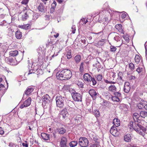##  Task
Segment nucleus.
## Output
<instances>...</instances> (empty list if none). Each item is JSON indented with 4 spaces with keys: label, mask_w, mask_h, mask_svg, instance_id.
I'll use <instances>...</instances> for the list:
<instances>
[{
    "label": "nucleus",
    "mask_w": 147,
    "mask_h": 147,
    "mask_svg": "<svg viewBox=\"0 0 147 147\" xmlns=\"http://www.w3.org/2000/svg\"><path fill=\"white\" fill-rule=\"evenodd\" d=\"M57 79L60 80H66L70 79L72 76L71 71L68 69L60 70L56 74Z\"/></svg>",
    "instance_id": "f257e3e1"
},
{
    "label": "nucleus",
    "mask_w": 147,
    "mask_h": 147,
    "mask_svg": "<svg viewBox=\"0 0 147 147\" xmlns=\"http://www.w3.org/2000/svg\"><path fill=\"white\" fill-rule=\"evenodd\" d=\"M57 107L60 108H63L65 101V98L61 96H57L55 98Z\"/></svg>",
    "instance_id": "f03ea898"
},
{
    "label": "nucleus",
    "mask_w": 147,
    "mask_h": 147,
    "mask_svg": "<svg viewBox=\"0 0 147 147\" xmlns=\"http://www.w3.org/2000/svg\"><path fill=\"white\" fill-rule=\"evenodd\" d=\"M69 91L71 93L73 99L75 101H82V95L80 93L77 92L75 90L71 89Z\"/></svg>",
    "instance_id": "7ed1b4c3"
},
{
    "label": "nucleus",
    "mask_w": 147,
    "mask_h": 147,
    "mask_svg": "<svg viewBox=\"0 0 147 147\" xmlns=\"http://www.w3.org/2000/svg\"><path fill=\"white\" fill-rule=\"evenodd\" d=\"M79 144L82 147H86L88 145L89 142L88 139L85 137H80L79 139Z\"/></svg>",
    "instance_id": "20e7f679"
},
{
    "label": "nucleus",
    "mask_w": 147,
    "mask_h": 147,
    "mask_svg": "<svg viewBox=\"0 0 147 147\" xmlns=\"http://www.w3.org/2000/svg\"><path fill=\"white\" fill-rule=\"evenodd\" d=\"M135 122L136 126H134V129L137 132H139L140 130H142L143 132H145L146 131V129L142 125L144 124V123H143L142 124L139 122Z\"/></svg>",
    "instance_id": "39448f33"
},
{
    "label": "nucleus",
    "mask_w": 147,
    "mask_h": 147,
    "mask_svg": "<svg viewBox=\"0 0 147 147\" xmlns=\"http://www.w3.org/2000/svg\"><path fill=\"white\" fill-rule=\"evenodd\" d=\"M89 93L93 100H95L97 96H99V94L96 92L94 89H92L89 90Z\"/></svg>",
    "instance_id": "423d86ee"
},
{
    "label": "nucleus",
    "mask_w": 147,
    "mask_h": 147,
    "mask_svg": "<svg viewBox=\"0 0 147 147\" xmlns=\"http://www.w3.org/2000/svg\"><path fill=\"white\" fill-rule=\"evenodd\" d=\"M140 115L137 113H134L133 116V118L135 121V122H139L141 123V124H142L143 123H146L144 121V120H140L138 119V118L140 117Z\"/></svg>",
    "instance_id": "0eeeda50"
},
{
    "label": "nucleus",
    "mask_w": 147,
    "mask_h": 147,
    "mask_svg": "<svg viewBox=\"0 0 147 147\" xmlns=\"http://www.w3.org/2000/svg\"><path fill=\"white\" fill-rule=\"evenodd\" d=\"M67 139L66 137H62L60 142V147H68V145L67 143Z\"/></svg>",
    "instance_id": "6e6552de"
},
{
    "label": "nucleus",
    "mask_w": 147,
    "mask_h": 147,
    "mask_svg": "<svg viewBox=\"0 0 147 147\" xmlns=\"http://www.w3.org/2000/svg\"><path fill=\"white\" fill-rule=\"evenodd\" d=\"M110 133L113 136H116L118 135L119 132L117 129L113 125L110 130Z\"/></svg>",
    "instance_id": "1a4fd4ad"
},
{
    "label": "nucleus",
    "mask_w": 147,
    "mask_h": 147,
    "mask_svg": "<svg viewBox=\"0 0 147 147\" xmlns=\"http://www.w3.org/2000/svg\"><path fill=\"white\" fill-rule=\"evenodd\" d=\"M31 99L30 97L26 100L23 103V104L22 105L20 106L21 109H22L24 107H27L29 106L31 104Z\"/></svg>",
    "instance_id": "9d476101"
},
{
    "label": "nucleus",
    "mask_w": 147,
    "mask_h": 147,
    "mask_svg": "<svg viewBox=\"0 0 147 147\" xmlns=\"http://www.w3.org/2000/svg\"><path fill=\"white\" fill-rule=\"evenodd\" d=\"M41 136L42 138L46 140H50L51 139V137H52V135L47 134L45 133H42L41 134Z\"/></svg>",
    "instance_id": "9b49d317"
},
{
    "label": "nucleus",
    "mask_w": 147,
    "mask_h": 147,
    "mask_svg": "<svg viewBox=\"0 0 147 147\" xmlns=\"http://www.w3.org/2000/svg\"><path fill=\"white\" fill-rule=\"evenodd\" d=\"M130 89V86L129 83L128 82H125L124 87L123 90L126 93H128Z\"/></svg>",
    "instance_id": "f8f14e48"
},
{
    "label": "nucleus",
    "mask_w": 147,
    "mask_h": 147,
    "mask_svg": "<svg viewBox=\"0 0 147 147\" xmlns=\"http://www.w3.org/2000/svg\"><path fill=\"white\" fill-rule=\"evenodd\" d=\"M61 115L63 119L67 117L69 115L67 110L66 109H63L61 112Z\"/></svg>",
    "instance_id": "ddd939ff"
},
{
    "label": "nucleus",
    "mask_w": 147,
    "mask_h": 147,
    "mask_svg": "<svg viewBox=\"0 0 147 147\" xmlns=\"http://www.w3.org/2000/svg\"><path fill=\"white\" fill-rule=\"evenodd\" d=\"M83 78L85 81L88 82H91L92 77L89 74L87 73L84 74L83 76Z\"/></svg>",
    "instance_id": "4468645a"
},
{
    "label": "nucleus",
    "mask_w": 147,
    "mask_h": 147,
    "mask_svg": "<svg viewBox=\"0 0 147 147\" xmlns=\"http://www.w3.org/2000/svg\"><path fill=\"white\" fill-rule=\"evenodd\" d=\"M50 98L47 94L44 95L42 97V100L44 103H48L50 101Z\"/></svg>",
    "instance_id": "2eb2a0df"
},
{
    "label": "nucleus",
    "mask_w": 147,
    "mask_h": 147,
    "mask_svg": "<svg viewBox=\"0 0 147 147\" xmlns=\"http://www.w3.org/2000/svg\"><path fill=\"white\" fill-rule=\"evenodd\" d=\"M107 96H109V98H111L112 100L114 101H117L119 102L120 101V99L118 97L116 96H113L109 93L106 95Z\"/></svg>",
    "instance_id": "dca6fc26"
},
{
    "label": "nucleus",
    "mask_w": 147,
    "mask_h": 147,
    "mask_svg": "<svg viewBox=\"0 0 147 147\" xmlns=\"http://www.w3.org/2000/svg\"><path fill=\"white\" fill-rule=\"evenodd\" d=\"M38 10L41 12H44L45 10L46 9L42 3L40 4V5L38 6Z\"/></svg>",
    "instance_id": "f3484780"
},
{
    "label": "nucleus",
    "mask_w": 147,
    "mask_h": 147,
    "mask_svg": "<svg viewBox=\"0 0 147 147\" xmlns=\"http://www.w3.org/2000/svg\"><path fill=\"white\" fill-rule=\"evenodd\" d=\"M105 42L104 40L101 39L98 42L95 43L94 45L98 47H100L103 46Z\"/></svg>",
    "instance_id": "a211bd4d"
},
{
    "label": "nucleus",
    "mask_w": 147,
    "mask_h": 147,
    "mask_svg": "<svg viewBox=\"0 0 147 147\" xmlns=\"http://www.w3.org/2000/svg\"><path fill=\"white\" fill-rule=\"evenodd\" d=\"M54 44L53 42L50 38L48 39L46 43V45L47 47H49L50 46H52Z\"/></svg>",
    "instance_id": "6ab92c4d"
},
{
    "label": "nucleus",
    "mask_w": 147,
    "mask_h": 147,
    "mask_svg": "<svg viewBox=\"0 0 147 147\" xmlns=\"http://www.w3.org/2000/svg\"><path fill=\"white\" fill-rule=\"evenodd\" d=\"M76 63H78L81 61V57L80 55H77L74 57Z\"/></svg>",
    "instance_id": "aec40b11"
},
{
    "label": "nucleus",
    "mask_w": 147,
    "mask_h": 147,
    "mask_svg": "<svg viewBox=\"0 0 147 147\" xmlns=\"http://www.w3.org/2000/svg\"><path fill=\"white\" fill-rule=\"evenodd\" d=\"M124 140L125 142H129L131 141V136L130 134H127L124 136Z\"/></svg>",
    "instance_id": "412c9836"
},
{
    "label": "nucleus",
    "mask_w": 147,
    "mask_h": 147,
    "mask_svg": "<svg viewBox=\"0 0 147 147\" xmlns=\"http://www.w3.org/2000/svg\"><path fill=\"white\" fill-rule=\"evenodd\" d=\"M15 35L17 38L18 39H20L22 36V33L18 30L16 32Z\"/></svg>",
    "instance_id": "4be33fe9"
},
{
    "label": "nucleus",
    "mask_w": 147,
    "mask_h": 147,
    "mask_svg": "<svg viewBox=\"0 0 147 147\" xmlns=\"http://www.w3.org/2000/svg\"><path fill=\"white\" fill-rule=\"evenodd\" d=\"M116 88L115 86L114 85H111L109 87V91L112 92H114L116 91Z\"/></svg>",
    "instance_id": "5701e85b"
},
{
    "label": "nucleus",
    "mask_w": 147,
    "mask_h": 147,
    "mask_svg": "<svg viewBox=\"0 0 147 147\" xmlns=\"http://www.w3.org/2000/svg\"><path fill=\"white\" fill-rule=\"evenodd\" d=\"M57 131L60 134H63L66 132V130L63 127L59 128L57 129Z\"/></svg>",
    "instance_id": "b1692460"
},
{
    "label": "nucleus",
    "mask_w": 147,
    "mask_h": 147,
    "mask_svg": "<svg viewBox=\"0 0 147 147\" xmlns=\"http://www.w3.org/2000/svg\"><path fill=\"white\" fill-rule=\"evenodd\" d=\"M91 136H92L91 137V139H93L97 144H98L99 142L97 141L98 138V136L96 135L95 134H93L92 135H91Z\"/></svg>",
    "instance_id": "393cba45"
},
{
    "label": "nucleus",
    "mask_w": 147,
    "mask_h": 147,
    "mask_svg": "<svg viewBox=\"0 0 147 147\" xmlns=\"http://www.w3.org/2000/svg\"><path fill=\"white\" fill-rule=\"evenodd\" d=\"M78 143L76 141H73L70 142L69 145L70 147H74L76 146Z\"/></svg>",
    "instance_id": "a878e982"
},
{
    "label": "nucleus",
    "mask_w": 147,
    "mask_h": 147,
    "mask_svg": "<svg viewBox=\"0 0 147 147\" xmlns=\"http://www.w3.org/2000/svg\"><path fill=\"white\" fill-rule=\"evenodd\" d=\"M140 114L141 117L144 118L146 117H147V112L143 111H141L140 112Z\"/></svg>",
    "instance_id": "bb28decb"
},
{
    "label": "nucleus",
    "mask_w": 147,
    "mask_h": 147,
    "mask_svg": "<svg viewBox=\"0 0 147 147\" xmlns=\"http://www.w3.org/2000/svg\"><path fill=\"white\" fill-rule=\"evenodd\" d=\"M18 51L17 50L11 51L9 52V55L13 57L16 56L18 54Z\"/></svg>",
    "instance_id": "cd10ccee"
},
{
    "label": "nucleus",
    "mask_w": 147,
    "mask_h": 147,
    "mask_svg": "<svg viewBox=\"0 0 147 147\" xmlns=\"http://www.w3.org/2000/svg\"><path fill=\"white\" fill-rule=\"evenodd\" d=\"M123 75V73L121 72H119L118 74V78H117V82L119 80H121L122 81H124L122 79V76Z\"/></svg>",
    "instance_id": "c85d7f7f"
},
{
    "label": "nucleus",
    "mask_w": 147,
    "mask_h": 147,
    "mask_svg": "<svg viewBox=\"0 0 147 147\" xmlns=\"http://www.w3.org/2000/svg\"><path fill=\"white\" fill-rule=\"evenodd\" d=\"M33 90L34 89L33 88H28L26 91L25 94L27 95H28L30 94Z\"/></svg>",
    "instance_id": "c756f323"
},
{
    "label": "nucleus",
    "mask_w": 147,
    "mask_h": 147,
    "mask_svg": "<svg viewBox=\"0 0 147 147\" xmlns=\"http://www.w3.org/2000/svg\"><path fill=\"white\" fill-rule=\"evenodd\" d=\"M29 16L27 13V12H25L22 16V19L23 21H25L28 18Z\"/></svg>",
    "instance_id": "7c9ffc66"
},
{
    "label": "nucleus",
    "mask_w": 147,
    "mask_h": 147,
    "mask_svg": "<svg viewBox=\"0 0 147 147\" xmlns=\"http://www.w3.org/2000/svg\"><path fill=\"white\" fill-rule=\"evenodd\" d=\"M66 56L67 58L68 59H70L72 57V55L71 54V51L70 50H69L66 52Z\"/></svg>",
    "instance_id": "2f4dec72"
},
{
    "label": "nucleus",
    "mask_w": 147,
    "mask_h": 147,
    "mask_svg": "<svg viewBox=\"0 0 147 147\" xmlns=\"http://www.w3.org/2000/svg\"><path fill=\"white\" fill-rule=\"evenodd\" d=\"M84 63L82 62L81 63L79 68V71L81 73L84 71Z\"/></svg>",
    "instance_id": "473e14b6"
},
{
    "label": "nucleus",
    "mask_w": 147,
    "mask_h": 147,
    "mask_svg": "<svg viewBox=\"0 0 147 147\" xmlns=\"http://www.w3.org/2000/svg\"><path fill=\"white\" fill-rule=\"evenodd\" d=\"M140 60V57L138 55H136L135 58V61L137 63H138Z\"/></svg>",
    "instance_id": "72a5a7b5"
},
{
    "label": "nucleus",
    "mask_w": 147,
    "mask_h": 147,
    "mask_svg": "<svg viewBox=\"0 0 147 147\" xmlns=\"http://www.w3.org/2000/svg\"><path fill=\"white\" fill-rule=\"evenodd\" d=\"M36 73L37 75H41L43 73V71L42 69L38 68L36 70Z\"/></svg>",
    "instance_id": "f704fd0d"
},
{
    "label": "nucleus",
    "mask_w": 147,
    "mask_h": 147,
    "mask_svg": "<svg viewBox=\"0 0 147 147\" xmlns=\"http://www.w3.org/2000/svg\"><path fill=\"white\" fill-rule=\"evenodd\" d=\"M97 80L100 81L102 79V76L101 75L98 74L95 76Z\"/></svg>",
    "instance_id": "c9c22d12"
},
{
    "label": "nucleus",
    "mask_w": 147,
    "mask_h": 147,
    "mask_svg": "<svg viewBox=\"0 0 147 147\" xmlns=\"http://www.w3.org/2000/svg\"><path fill=\"white\" fill-rule=\"evenodd\" d=\"M90 84H92L93 85H95L96 83V82L94 78H92L91 82H90Z\"/></svg>",
    "instance_id": "e433bc0d"
},
{
    "label": "nucleus",
    "mask_w": 147,
    "mask_h": 147,
    "mask_svg": "<svg viewBox=\"0 0 147 147\" xmlns=\"http://www.w3.org/2000/svg\"><path fill=\"white\" fill-rule=\"evenodd\" d=\"M94 115L96 117H99L100 116L99 112L98 110H96L94 112Z\"/></svg>",
    "instance_id": "4c0bfd02"
},
{
    "label": "nucleus",
    "mask_w": 147,
    "mask_h": 147,
    "mask_svg": "<svg viewBox=\"0 0 147 147\" xmlns=\"http://www.w3.org/2000/svg\"><path fill=\"white\" fill-rule=\"evenodd\" d=\"M110 51L111 52H115L117 49V48L115 47L113 45L110 46Z\"/></svg>",
    "instance_id": "58836bf2"
},
{
    "label": "nucleus",
    "mask_w": 147,
    "mask_h": 147,
    "mask_svg": "<svg viewBox=\"0 0 147 147\" xmlns=\"http://www.w3.org/2000/svg\"><path fill=\"white\" fill-rule=\"evenodd\" d=\"M129 66L131 70H133L134 68V65L132 63L129 64Z\"/></svg>",
    "instance_id": "ea45409f"
},
{
    "label": "nucleus",
    "mask_w": 147,
    "mask_h": 147,
    "mask_svg": "<svg viewBox=\"0 0 147 147\" xmlns=\"http://www.w3.org/2000/svg\"><path fill=\"white\" fill-rule=\"evenodd\" d=\"M114 39L115 41H118L120 40L121 37L119 36H116Z\"/></svg>",
    "instance_id": "a19ab883"
},
{
    "label": "nucleus",
    "mask_w": 147,
    "mask_h": 147,
    "mask_svg": "<svg viewBox=\"0 0 147 147\" xmlns=\"http://www.w3.org/2000/svg\"><path fill=\"white\" fill-rule=\"evenodd\" d=\"M143 69L142 68L140 67H139L137 69L136 71H137L138 73H140L142 72L143 71Z\"/></svg>",
    "instance_id": "79ce46f5"
},
{
    "label": "nucleus",
    "mask_w": 147,
    "mask_h": 147,
    "mask_svg": "<svg viewBox=\"0 0 147 147\" xmlns=\"http://www.w3.org/2000/svg\"><path fill=\"white\" fill-rule=\"evenodd\" d=\"M114 94L115 95V96H116L118 97H120L121 96V93L118 92H114Z\"/></svg>",
    "instance_id": "37998d69"
},
{
    "label": "nucleus",
    "mask_w": 147,
    "mask_h": 147,
    "mask_svg": "<svg viewBox=\"0 0 147 147\" xmlns=\"http://www.w3.org/2000/svg\"><path fill=\"white\" fill-rule=\"evenodd\" d=\"M29 26V24H27L24 25H23L22 28L23 29L26 30L28 29V27Z\"/></svg>",
    "instance_id": "c03bdc74"
},
{
    "label": "nucleus",
    "mask_w": 147,
    "mask_h": 147,
    "mask_svg": "<svg viewBox=\"0 0 147 147\" xmlns=\"http://www.w3.org/2000/svg\"><path fill=\"white\" fill-rule=\"evenodd\" d=\"M71 29L72 30V33L73 34H74L75 33L76 31V27L75 25L72 26L71 27Z\"/></svg>",
    "instance_id": "a18cd8bd"
},
{
    "label": "nucleus",
    "mask_w": 147,
    "mask_h": 147,
    "mask_svg": "<svg viewBox=\"0 0 147 147\" xmlns=\"http://www.w3.org/2000/svg\"><path fill=\"white\" fill-rule=\"evenodd\" d=\"M133 122L132 121H130L128 126L130 128H131V127H133V128H134L133 127Z\"/></svg>",
    "instance_id": "49530a36"
},
{
    "label": "nucleus",
    "mask_w": 147,
    "mask_h": 147,
    "mask_svg": "<svg viewBox=\"0 0 147 147\" xmlns=\"http://www.w3.org/2000/svg\"><path fill=\"white\" fill-rule=\"evenodd\" d=\"M56 5H57V3L55 1H53V3L51 5V6H52L51 7L55 8Z\"/></svg>",
    "instance_id": "de8ad7c7"
},
{
    "label": "nucleus",
    "mask_w": 147,
    "mask_h": 147,
    "mask_svg": "<svg viewBox=\"0 0 147 147\" xmlns=\"http://www.w3.org/2000/svg\"><path fill=\"white\" fill-rule=\"evenodd\" d=\"M144 105L143 103H139L138 105V107L139 109H142V107H144Z\"/></svg>",
    "instance_id": "09e8293b"
},
{
    "label": "nucleus",
    "mask_w": 147,
    "mask_h": 147,
    "mask_svg": "<svg viewBox=\"0 0 147 147\" xmlns=\"http://www.w3.org/2000/svg\"><path fill=\"white\" fill-rule=\"evenodd\" d=\"M29 0H22L21 3L23 4L26 5L28 2Z\"/></svg>",
    "instance_id": "8fccbe9b"
},
{
    "label": "nucleus",
    "mask_w": 147,
    "mask_h": 147,
    "mask_svg": "<svg viewBox=\"0 0 147 147\" xmlns=\"http://www.w3.org/2000/svg\"><path fill=\"white\" fill-rule=\"evenodd\" d=\"M113 123H120L119 120L117 119H115L113 120Z\"/></svg>",
    "instance_id": "3c124183"
},
{
    "label": "nucleus",
    "mask_w": 147,
    "mask_h": 147,
    "mask_svg": "<svg viewBox=\"0 0 147 147\" xmlns=\"http://www.w3.org/2000/svg\"><path fill=\"white\" fill-rule=\"evenodd\" d=\"M4 132L3 129L1 127H0V134L3 135L4 134Z\"/></svg>",
    "instance_id": "603ef678"
},
{
    "label": "nucleus",
    "mask_w": 147,
    "mask_h": 147,
    "mask_svg": "<svg viewBox=\"0 0 147 147\" xmlns=\"http://www.w3.org/2000/svg\"><path fill=\"white\" fill-rule=\"evenodd\" d=\"M127 13H123L121 17L122 18L124 19L127 16Z\"/></svg>",
    "instance_id": "864d4df0"
},
{
    "label": "nucleus",
    "mask_w": 147,
    "mask_h": 147,
    "mask_svg": "<svg viewBox=\"0 0 147 147\" xmlns=\"http://www.w3.org/2000/svg\"><path fill=\"white\" fill-rule=\"evenodd\" d=\"M78 85L80 88H83V85L82 83H79L78 84Z\"/></svg>",
    "instance_id": "5fc2aeb1"
},
{
    "label": "nucleus",
    "mask_w": 147,
    "mask_h": 147,
    "mask_svg": "<svg viewBox=\"0 0 147 147\" xmlns=\"http://www.w3.org/2000/svg\"><path fill=\"white\" fill-rule=\"evenodd\" d=\"M55 8H53L52 7H51L50 11V12L51 13H53L54 11Z\"/></svg>",
    "instance_id": "6e6d98bb"
},
{
    "label": "nucleus",
    "mask_w": 147,
    "mask_h": 147,
    "mask_svg": "<svg viewBox=\"0 0 147 147\" xmlns=\"http://www.w3.org/2000/svg\"><path fill=\"white\" fill-rule=\"evenodd\" d=\"M22 145L23 146L25 147H28V144L27 143H22Z\"/></svg>",
    "instance_id": "4d7b16f0"
},
{
    "label": "nucleus",
    "mask_w": 147,
    "mask_h": 147,
    "mask_svg": "<svg viewBox=\"0 0 147 147\" xmlns=\"http://www.w3.org/2000/svg\"><path fill=\"white\" fill-rule=\"evenodd\" d=\"M82 20V21L83 22V24H86L88 22L87 20L85 19H83Z\"/></svg>",
    "instance_id": "13d9d810"
},
{
    "label": "nucleus",
    "mask_w": 147,
    "mask_h": 147,
    "mask_svg": "<svg viewBox=\"0 0 147 147\" xmlns=\"http://www.w3.org/2000/svg\"><path fill=\"white\" fill-rule=\"evenodd\" d=\"M4 88V86L2 84H1L0 85V91L2 90V89Z\"/></svg>",
    "instance_id": "bf43d9fd"
},
{
    "label": "nucleus",
    "mask_w": 147,
    "mask_h": 147,
    "mask_svg": "<svg viewBox=\"0 0 147 147\" xmlns=\"http://www.w3.org/2000/svg\"><path fill=\"white\" fill-rule=\"evenodd\" d=\"M90 147H97V145L95 144H90Z\"/></svg>",
    "instance_id": "052dcab7"
},
{
    "label": "nucleus",
    "mask_w": 147,
    "mask_h": 147,
    "mask_svg": "<svg viewBox=\"0 0 147 147\" xmlns=\"http://www.w3.org/2000/svg\"><path fill=\"white\" fill-rule=\"evenodd\" d=\"M13 59L12 58H10L9 59L8 61L10 63L13 62Z\"/></svg>",
    "instance_id": "680f3d73"
},
{
    "label": "nucleus",
    "mask_w": 147,
    "mask_h": 147,
    "mask_svg": "<svg viewBox=\"0 0 147 147\" xmlns=\"http://www.w3.org/2000/svg\"><path fill=\"white\" fill-rule=\"evenodd\" d=\"M55 134H56V133H53V136H52V137H51V138L52 137H53V138H56V135H55Z\"/></svg>",
    "instance_id": "e2e57ef3"
},
{
    "label": "nucleus",
    "mask_w": 147,
    "mask_h": 147,
    "mask_svg": "<svg viewBox=\"0 0 147 147\" xmlns=\"http://www.w3.org/2000/svg\"><path fill=\"white\" fill-rule=\"evenodd\" d=\"M114 124L115 127H118L120 125V123H115Z\"/></svg>",
    "instance_id": "0e129e2a"
},
{
    "label": "nucleus",
    "mask_w": 147,
    "mask_h": 147,
    "mask_svg": "<svg viewBox=\"0 0 147 147\" xmlns=\"http://www.w3.org/2000/svg\"><path fill=\"white\" fill-rule=\"evenodd\" d=\"M56 1L58 2L59 3H62L63 1V0H56Z\"/></svg>",
    "instance_id": "69168bd1"
},
{
    "label": "nucleus",
    "mask_w": 147,
    "mask_h": 147,
    "mask_svg": "<svg viewBox=\"0 0 147 147\" xmlns=\"http://www.w3.org/2000/svg\"><path fill=\"white\" fill-rule=\"evenodd\" d=\"M81 41L82 42L84 43H85V42H86V40L84 39L83 40L81 39Z\"/></svg>",
    "instance_id": "338daca9"
},
{
    "label": "nucleus",
    "mask_w": 147,
    "mask_h": 147,
    "mask_svg": "<svg viewBox=\"0 0 147 147\" xmlns=\"http://www.w3.org/2000/svg\"><path fill=\"white\" fill-rule=\"evenodd\" d=\"M144 108L145 109L147 110V104L144 105Z\"/></svg>",
    "instance_id": "774afa93"
}]
</instances>
